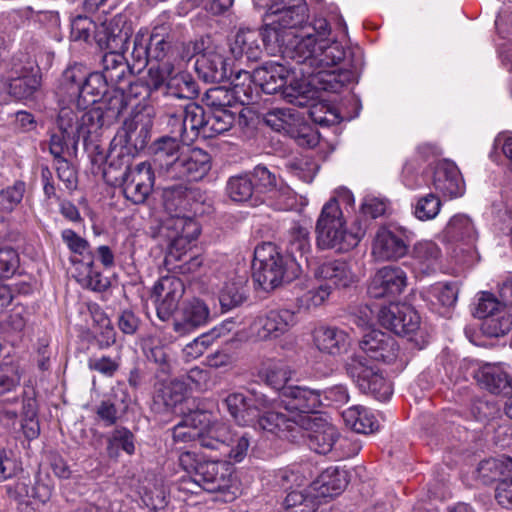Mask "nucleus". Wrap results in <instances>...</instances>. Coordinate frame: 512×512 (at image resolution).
Wrapping results in <instances>:
<instances>
[{"mask_svg":"<svg viewBox=\"0 0 512 512\" xmlns=\"http://www.w3.org/2000/svg\"><path fill=\"white\" fill-rule=\"evenodd\" d=\"M273 406L260 410L258 417L252 426L256 429L275 434L279 437L295 441L300 435L299 415L286 416L276 410L280 403L271 400Z\"/></svg>","mask_w":512,"mask_h":512,"instance_id":"2eb2a0df","label":"nucleus"},{"mask_svg":"<svg viewBox=\"0 0 512 512\" xmlns=\"http://www.w3.org/2000/svg\"><path fill=\"white\" fill-rule=\"evenodd\" d=\"M8 81V95L18 99L28 98L38 89L40 81L35 75L28 74L26 69H21L16 77L10 76Z\"/></svg>","mask_w":512,"mask_h":512,"instance_id":"603ef678","label":"nucleus"},{"mask_svg":"<svg viewBox=\"0 0 512 512\" xmlns=\"http://www.w3.org/2000/svg\"><path fill=\"white\" fill-rule=\"evenodd\" d=\"M345 370L363 393L371 394L380 401H386L391 397V384L364 355L350 356L345 363Z\"/></svg>","mask_w":512,"mask_h":512,"instance_id":"0eeeda50","label":"nucleus"},{"mask_svg":"<svg viewBox=\"0 0 512 512\" xmlns=\"http://www.w3.org/2000/svg\"><path fill=\"white\" fill-rule=\"evenodd\" d=\"M362 355L375 361L393 363L399 355V345L389 333L381 330H372L366 333L360 343Z\"/></svg>","mask_w":512,"mask_h":512,"instance_id":"aec40b11","label":"nucleus"},{"mask_svg":"<svg viewBox=\"0 0 512 512\" xmlns=\"http://www.w3.org/2000/svg\"><path fill=\"white\" fill-rule=\"evenodd\" d=\"M477 383L493 394H509L512 392V378L501 364L485 363L475 372Z\"/></svg>","mask_w":512,"mask_h":512,"instance_id":"cd10ccee","label":"nucleus"},{"mask_svg":"<svg viewBox=\"0 0 512 512\" xmlns=\"http://www.w3.org/2000/svg\"><path fill=\"white\" fill-rule=\"evenodd\" d=\"M285 167L305 183H311L318 170V165L307 156L293 158L286 162Z\"/></svg>","mask_w":512,"mask_h":512,"instance_id":"69168bd1","label":"nucleus"},{"mask_svg":"<svg viewBox=\"0 0 512 512\" xmlns=\"http://www.w3.org/2000/svg\"><path fill=\"white\" fill-rule=\"evenodd\" d=\"M408 233L403 227H379L372 241V256L377 261H394L404 257L408 252Z\"/></svg>","mask_w":512,"mask_h":512,"instance_id":"9d476101","label":"nucleus"},{"mask_svg":"<svg viewBox=\"0 0 512 512\" xmlns=\"http://www.w3.org/2000/svg\"><path fill=\"white\" fill-rule=\"evenodd\" d=\"M366 233V224L355 221L350 230L345 228V220L336 198H331L323 206L316 223V241L321 249H335L347 252L355 248Z\"/></svg>","mask_w":512,"mask_h":512,"instance_id":"f03ea898","label":"nucleus"},{"mask_svg":"<svg viewBox=\"0 0 512 512\" xmlns=\"http://www.w3.org/2000/svg\"><path fill=\"white\" fill-rule=\"evenodd\" d=\"M146 85L151 91L164 89L165 108L174 109V101L189 102L198 96V85L186 72H175L172 62H163L148 69Z\"/></svg>","mask_w":512,"mask_h":512,"instance_id":"20e7f679","label":"nucleus"},{"mask_svg":"<svg viewBox=\"0 0 512 512\" xmlns=\"http://www.w3.org/2000/svg\"><path fill=\"white\" fill-rule=\"evenodd\" d=\"M191 193L190 187L186 182L173 184L163 188L162 200L165 209L171 213V217H183L178 212L188 205V195ZM169 219V217L167 218Z\"/></svg>","mask_w":512,"mask_h":512,"instance_id":"de8ad7c7","label":"nucleus"},{"mask_svg":"<svg viewBox=\"0 0 512 512\" xmlns=\"http://www.w3.org/2000/svg\"><path fill=\"white\" fill-rule=\"evenodd\" d=\"M443 237L448 242L461 243L469 251L477 254L478 233L472 220L463 214L454 215L443 230Z\"/></svg>","mask_w":512,"mask_h":512,"instance_id":"7c9ffc66","label":"nucleus"},{"mask_svg":"<svg viewBox=\"0 0 512 512\" xmlns=\"http://www.w3.org/2000/svg\"><path fill=\"white\" fill-rule=\"evenodd\" d=\"M120 448L128 455L135 452L134 435L125 427L114 429L108 437L107 453L109 457L117 458Z\"/></svg>","mask_w":512,"mask_h":512,"instance_id":"4d7b16f0","label":"nucleus"},{"mask_svg":"<svg viewBox=\"0 0 512 512\" xmlns=\"http://www.w3.org/2000/svg\"><path fill=\"white\" fill-rule=\"evenodd\" d=\"M407 286L406 272L398 266L380 268L371 278L368 293L373 298H388L400 295Z\"/></svg>","mask_w":512,"mask_h":512,"instance_id":"412c9836","label":"nucleus"},{"mask_svg":"<svg viewBox=\"0 0 512 512\" xmlns=\"http://www.w3.org/2000/svg\"><path fill=\"white\" fill-rule=\"evenodd\" d=\"M250 440L251 437L246 432H233L231 441L219 453L223 458L228 459L229 463H239L247 456Z\"/></svg>","mask_w":512,"mask_h":512,"instance_id":"052dcab7","label":"nucleus"},{"mask_svg":"<svg viewBox=\"0 0 512 512\" xmlns=\"http://www.w3.org/2000/svg\"><path fill=\"white\" fill-rule=\"evenodd\" d=\"M223 404L239 426H252L260 410L273 406V403L266 395L255 391L251 392V396H246L240 392L230 393L224 399Z\"/></svg>","mask_w":512,"mask_h":512,"instance_id":"9b49d317","label":"nucleus"},{"mask_svg":"<svg viewBox=\"0 0 512 512\" xmlns=\"http://www.w3.org/2000/svg\"><path fill=\"white\" fill-rule=\"evenodd\" d=\"M315 275L323 280L325 285H331V290L346 288L356 282V275L346 261L335 260L323 263L318 267Z\"/></svg>","mask_w":512,"mask_h":512,"instance_id":"72a5a7b5","label":"nucleus"},{"mask_svg":"<svg viewBox=\"0 0 512 512\" xmlns=\"http://www.w3.org/2000/svg\"><path fill=\"white\" fill-rule=\"evenodd\" d=\"M342 418L347 427L357 433H373L379 427L374 415L365 407L355 405L342 412Z\"/></svg>","mask_w":512,"mask_h":512,"instance_id":"37998d69","label":"nucleus"},{"mask_svg":"<svg viewBox=\"0 0 512 512\" xmlns=\"http://www.w3.org/2000/svg\"><path fill=\"white\" fill-rule=\"evenodd\" d=\"M247 280L234 277L224 283L219 292V302L223 310L229 311L240 306L247 298Z\"/></svg>","mask_w":512,"mask_h":512,"instance_id":"a18cd8bd","label":"nucleus"},{"mask_svg":"<svg viewBox=\"0 0 512 512\" xmlns=\"http://www.w3.org/2000/svg\"><path fill=\"white\" fill-rule=\"evenodd\" d=\"M184 294L183 282L175 276L161 277L154 285L152 296L155 298L157 316L165 321L178 308Z\"/></svg>","mask_w":512,"mask_h":512,"instance_id":"a211bd4d","label":"nucleus"},{"mask_svg":"<svg viewBox=\"0 0 512 512\" xmlns=\"http://www.w3.org/2000/svg\"><path fill=\"white\" fill-rule=\"evenodd\" d=\"M108 84L98 72L85 76L81 87H74V94H77L75 105L79 109H88L106 93Z\"/></svg>","mask_w":512,"mask_h":512,"instance_id":"f704fd0d","label":"nucleus"},{"mask_svg":"<svg viewBox=\"0 0 512 512\" xmlns=\"http://www.w3.org/2000/svg\"><path fill=\"white\" fill-rule=\"evenodd\" d=\"M169 118L171 133L179 136L182 143L193 142L200 132L207 137V118L199 104L189 101L180 103L174 109L165 110Z\"/></svg>","mask_w":512,"mask_h":512,"instance_id":"6e6552de","label":"nucleus"},{"mask_svg":"<svg viewBox=\"0 0 512 512\" xmlns=\"http://www.w3.org/2000/svg\"><path fill=\"white\" fill-rule=\"evenodd\" d=\"M440 256V248L432 241H420L413 247V258L423 273L435 270Z\"/></svg>","mask_w":512,"mask_h":512,"instance_id":"8fccbe9b","label":"nucleus"},{"mask_svg":"<svg viewBox=\"0 0 512 512\" xmlns=\"http://www.w3.org/2000/svg\"><path fill=\"white\" fill-rule=\"evenodd\" d=\"M130 36V28L122 25V18L114 17L96 25L93 39L101 50H125Z\"/></svg>","mask_w":512,"mask_h":512,"instance_id":"5701e85b","label":"nucleus"},{"mask_svg":"<svg viewBox=\"0 0 512 512\" xmlns=\"http://www.w3.org/2000/svg\"><path fill=\"white\" fill-rule=\"evenodd\" d=\"M124 50H112L105 53L102 57L103 70L100 73L111 84L121 83L128 72H131L130 62L123 54Z\"/></svg>","mask_w":512,"mask_h":512,"instance_id":"58836bf2","label":"nucleus"},{"mask_svg":"<svg viewBox=\"0 0 512 512\" xmlns=\"http://www.w3.org/2000/svg\"><path fill=\"white\" fill-rule=\"evenodd\" d=\"M323 404L321 391L307 386L290 385L281 392V407L295 415H315Z\"/></svg>","mask_w":512,"mask_h":512,"instance_id":"f3484780","label":"nucleus"},{"mask_svg":"<svg viewBox=\"0 0 512 512\" xmlns=\"http://www.w3.org/2000/svg\"><path fill=\"white\" fill-rule=\"evenodd\" d=\"M270 19L271 21L264 24L258 33L260 34V38L262 39L263 46L267 53L275 55L276 53L281 52V48L284 44V32L286 29L276 24V21L273 18Z\"/></svg>","mask_w":512,"mask_h":512,"instance_id":"bf43d9fd","label":"nucleus"},{"mask_svg":"<svg viewBox=\"0 0 512 512\" xmlns=\"http://www.w3.org/2000/svg\"><path fill=\"white\" fill-rule=\"evenodd\" d=\"M195 70L207 83L222 82L229 77L226 58L214 50H206L197 56Z\"/></svg>","mask_w":512,"mask_h":512,"instance_id":"bb28decb","label":"nucleus"},{"mask_svg":"<svg viewBox=\"0 0 512 512\" xmlns=\"http://www.w3.org/2000/svg\"><path fill=\"white\" fill-rule=\"evenodd\" d=\"M433 187L438 193L448 198L462 196L465 189L458 167L450 161L437 164L433 175Z\"/></svg>","mask_w":512,"mask_h":512,"instance_id":"b1692460","label":"nucleus"},{"mask_svg":"<svg viewBox=\"0 0 512 512\" xmlns=\"http://www.w3.org/2000/svg\"><path fill=\"white\" fill-rule=\"evenodd\" d=\"M5 489L7 496L20 504H28L31 499L46 503L52 495L48 485L39 482L32 485L29 476L19 477L14 483L6 485Z\"/></svg>","mask_w":512,"mask_h":512,"instance_id":"c85d7f7f","label":"nucleus"},{"mask_svg":"<svg viewBox=\"0 0 512 512\" xmlns=\"http://www.w3.org/2000/svg\"><path fill=\"white\" fill-rule=\"evenodd\" d=\"M226 192L229 198L235 202L249 200L254 192V182L250 174H238L231 176L226 184Z\"/></svg>","mask_w":512,"mask_h":512,"instance_id":"6e6d98bb","label":"nucleus"},{"mask_svg":"<svg viewBox=\"0 0 512 512\" xmlns=\"http://www.w3.org/2000/svg\"><path fill=\"white\" fill-rule=\"evenodd\" d=\"M259 39L260 34L257 30L240 28L230 43V52L235 59L246 58L248 61L256 62L262 55Z\"/></svg>","mask_w":512,"mask_h":512,"instance_id":"473e14b6","label":"nucleus"},{"mask_svg":"<svg viewBox=\"0 0 512 512\" xmlns=\"http://www.w3.org/2000/svg\"><path fill=\"white\" fill-rule=\"evenodd\" d=\"M209 318V309L198 299L187 303L183 309L182 320L174 323V330L179 335H185L196 327L204 325Z\"/></svg>","mask_w":512,"mask_h":512,"instance_id":"4c0bfd02","label":"nucleus"},{"mask_svg":"<svg viewBox=\"0 0 512 512\" xmlns=\"http://www.w3.org/2000/svg\"><path fill=\"white\" fill-rule=\"evenodd\" d=\"M290 70L276 61L264 62L252 72L254 84L266 94L280 91L287 82Z\"/></svg>","mask_w":512,"mask_h":512,"instance_id":"393cba45","label":"nucleus"},{"mask_svg":"<svg viewBox=\"0 0 512 512\" xmlns=\"http://www.w3.org/2000/svg\"><path fill=\"white\" fill-rule=\"evenodd\" d=\"M508 469V460L486 459L481 461L471 472L476 484L488 485L494 481L500 482Z\"/></svg>","mask_w":512,"mask_h":512,"instance_id":"09e8293b","label":"nucleus"},{"mask_svg":"<svg viewBox=\"0 0 512 512\" xmlns=\"http://www.w3.org/2000/svg\"><path fill=\"white\" fill-rule=\"evenodd\" d=\"M187 387L185 381L177 378L165 381L156 391L154 402L163 405L167 410H172L184 400Z\"/></svg>","mask_w":512,"mask_h":512,"instance_id":"c03bdc74","label":"nucleus"},{"mask_svg":"<svg viewBox=\"0 0 512 512\" xmlns=\"http://www.w3.org/2000/svg\"><path fill=\"white\" fill-rule=\"evenodd\" d=\"M319 503L308 489L293 490L286 495L283 508L284 512H315Z\"/></svg>","mask_w":512,"mask_h":512,"instance_id":"864d4df0","label":"nucleus"},{"mask_svg":"<svg viewBox=\"0 0 512 512\" xmlns=\"http://www.w3.org/2000/svg\"><path fill=\"white\" fill-rule=\"evenodd\" d=\"M512 328V316L506 310V306L498 313L488 317L482 323L483 332L489 337H500L507 334Z\"/></svg>","mask_w":512,"mask_h":512,"instance_id":"680f3d73","label":"nucleus"},{"mask_svg":"<svg viewBox=\"0 0 512 512\" xmlns=\"http://www.w3.org/2000/svg\"><path fill=\"white\" fill-rule=\"evenodd\" d=\"M260 378L273 389H284L292 377V370L281 360L270 359L262 364Z\"/></svg>","mask_w":512,"mask_h":512,"instance_id":"49530a36","label":"nucleus"},{"mask_svg":"<svg viewBox=\"0 0 512 512\" xmlns=\"http://www.w3.org/2000/svg\"><path fill=\"white\" fill-rule=\"evenodd\" d=\"M206 423V412L195 411L174 426L172 434L175 442L199 441Z\"/></svg>","mask_w":512,"mask_h":512,"instance_id":"ea45409f","label":"nucleus"},{"mask_svg":"<svg viewBox=\"0 0 512 512\" xmlns=\"http://www.w3.org/2000/svg\"><path fill=\"white\" fill-rule=\"evenodd\" d=\"M319 40L314 34H307L298 39L291 51V58L299 64L313 69L314 58L317 56Z\"/></svg>","mask_w":512,"mask_h":512,"instance_id":"5fc2aeb1","label":"nucleus"},{"mask_svg":"<svg viewBox=\"0 0 512 512\" xmlns=\"http://www.w3.org/2000/svg\"><path fill=\"white\" fill-rule=\"evenodd\" d=\"M313 343L325 354L337 356L347 351L350 344L349 335L334 326H319L313 331Z\"/></svg>","mask_w":512,"mask_h":512,"instance_id":"c756f323","label":"nucleus"},{"mask_svg":"<svg viewBox=\"0 0 512 512\" xmlns=\"http://www.w3.org/2000/svg\"><path fill=\"white\" fill-rule=\"evenodd\" d=\"M300 265L293 257L284 256L278 247L265 242L254 250L253 278L264 289L272 290L299 277Z\"/></svg>","mask_w":512,"mask_h":512,"instance_id":"7ed1b4c3","label":"nucleus"},{"mask_svg":"<svg viewBox=\"0 0 512 512\" xmlns=\"http://www.w3.org/2000/svg\"><path fill=\"white\" fill-rule=\"evenodd\" d=\"M132 155L128 148L120 145H113L106 155V167L103 176L106 182L111 185H118L121 181V174L131 170Z\"/></svg>","mask_w":512,"mask_h":512,"instance_id":"c9c22d12","label":"nucleus"},{"mask_svg":"<svg viewBox=\"0 0 512 512\" xmlns=\"http://www.w3.org/2000/svg\"><path fill=\"white\" fill-rule=\"evenodd\" d=\"M348 474L338 467L325 469L307 488L315 498H332L341 494L348 485Z\"/></svg>","mask_w":512,"mask_h":512,"instance_id":"a878e982","label":"nucleus"},{"mask_svg":"<svg viewBox=\"0 0 512 512\" xmlns=\"http://www.w3.org/2000/svg\"><path fill=\"white\" fill-rule=\"evenodd\" d=\"M211 169V156L200 148L182 149L178 158L171 166L167 180L183 182L199 181Z\"/></svg>","mask_w":512,"mask_h":512,"instance_id":"f8f14e48","label":"nucleus"},{"mask_svg":"<svg viewBox=\"0 0 512 512\" xmlns=\"http://www.w3.org/2000/svg\"><path fill=\"white\" fill-rule=\"evenodd\" d=\"M309 229L298 223L293 224L289 230V250L290 253H299L301 257L308 254L311 250Z\"/></svg>","mask_w":512,"mask_h":512,"instance_id":"774afa93","label":"nucleus"},{"mask_svg":"<svg viewBox=\"0 0 512 512\" xmlns=\"http://www.w3.org/2000/svg\"><path fill=\"white\" fill-rule=\"evenodd\" d=\"M264 121L273 130L288 135L293 125L299 121V117L291 109L273 108L264 115Z\"/></svg>","mask_w":512,"mask_h":512,"instance_id":"13d9d810","label":"nucleus"},{"mask_svg":"<svg viewBox=\"0 0 512 512\" xmlns=\"http://www.w3.org/2000/svg\"><path fill=\"white\" fill-rule=\"evenodd\" d=\"M296 324L295 313L288 309L271 310L265 315L258 316L252 330L259 340L279 338Z\"/></svg>","mask_w":512,"mask_h":512,"instance_id":"6ab92c4d","label":"nucleus"},{"mask_svg":"<svg viewBox=\"0 0 512 512\" xmlns=\"http://www.w3.org/2000/svg\"><path fill=\"white\" fill-rule=\"evenodd\" d=\"M307 87L303 84L299 83H290V85L285 86L281 89V93L283 98L296 106L305 107L309 106V115L312 120L321 125L327 124L329 120L326 117L318 115V111H321L324 108L323 104H309V97L307 96Z\"/></svg>","mask_w":512,"mask_h":512,"instance_id":"a19ab883","label":"nucleus"},{"mask_svg":"<svg viewBox=\"0 0 512 512\" xmlns=\"http://www.w3.org/2000/svg\"><path fill=\"white\" fill-rule=\"evenodd\" d=\"M196 479L204 491L221 494L224 502L234 500L239 492L234 467L227 460H204L198 467Z\"/></svg>","mask_w":512,"mask_h":512,"instance_id":"423d86ee","label":"nucleus"},{"mask_svg":"<svg viewBox=\"0 0 512 512\" xmlns=\"http://www.w3.org/2000/svg\"><path fill=\"white\" fill-rule=\"evenodd\" d=\"M254 182V191L270 193L272 197L288 196L289 187L285 186L281 179L268 170L265 166H256L251 174Z\"/></svg>","mask_w":512,"mask_h":512,"instance_id":"79ce46f5","label":"nucleus"},{"mask_svg":"<svg viewBox=\"0 0 512 512\" xmlns=\"http://www.w3.org/2000/svg\"><path fill=\"white\" fill-rule=\"evenodd\" d=\"M253 84L251 73L242 71L237 74L232 87H230L236 105L249 104L253 100Z\"/></svg>","mask_w":512,"mask_h":512,"instance_id":"0e129e2a","label":"nucleus"},{"mask_svg":"<svg viewBox=\"0 0 512 512\" xmlns=\"http://www.w3.org/2000/svg\"><path fill=\"white\" fill-rule=\"evenodd\" d=\"M76 98H70L67 105L60 108L58 114V127L68 136L79 139L81 133H90V128L99 125L101 112L98 109H79Z\"/></svg>","mask_w":512,"mask_h":512,"instance_id":"ddd939ff","label":"nucleus"},{"mask_svg":"<svg viewBox=\"0 0 512 512\" xmlns=\"http://www.w3.org/2000/svg\"><path fill=\"white\" fill-rule=\"evenodd\" d=\"M378 319L383 327L397 335L412 334L420 326V316L417 311L405 303H390L382 307L378 313Z\"/></svg>","mask_w":512,"mask_h":512,"instance_id":"dca6fc26","label":"nucleus"},{"mask_svg":"<svg viewBox=\"0 0 512 512\" xmlns=\"http://www.w3.org/2000/svg\"><path fill=\"white\" fill-rule=\"evenodd\" d=\"M236 119V113L229 109L211 111L207 118V137L222 134L231 129Z\"/></svg>","mask_w":512,"mask_h":512,"instance_id":"e2e57ef3","label":"nucleus"},{"mask_svg":"<svg viewBox=\"0 0 512 512\" xmlns=\"http://www.w3.org/2000/svg\"><path fill=\"white\" fill-rule=\"evenodd\" d=\"M268 11L267 17L273 18L284 29L302 27L309 18L305 0H279Z\"/></svg>","mask_w":512,"mask_h":512,"instance_id":"4be33fe9","label":"nucleus"},{"mask_svg":"<svg viewBox=\"0 0 512 512\" xmlns=\"http://www.w3.org/2000/svg\"><path fill=\"white\" fill-rule=\"evenodd\" d=\"M232 434L233 431L229 425L218 420L211 421L210 414L206 413V423L203 424L200 445L201 447L220 452L231 441Z\"/></svg>","mask_w":512,"mask_h":512,"instance_id":"e433bc0d","label":"nucleus"},{"mask_svg":"<svg viewBox=\"0 0 512 512\" xmlns=\"http://www.w3.org/2000/svg\"><path fill=\"white\" fill-rule=\"evenodd\" d=\"M300 435L306 436L309 448L318 454L332 451L340 434L338 429L322 415H299Z\"/></svg>","mask_w":512,"mask_h":512,"instance_id":"1a4fd4ad","label":"nucleus"},{"mask_svg":"<svg viewBox=\"0 0 512 512\" xmlns=\"http://www.w3.org/2000/svg\"><path fill=\"white\" fill-rule=\"evenodd\" d=\"M21 430L29 441L36 439L40 434L38 404L34 397H26L22 400Z\"/></svg>","mask_w":512,"mask_h":512,"instance_id":"3c124183","label":"nucleus"},{"mask_svg":"<svg viewBox=\"0 0 512 512\" xmlns=\"http://www.w3.org/2000/svg\"><path fill=\"white\" fill-rule=\"evenodd\" d=\"M344 47L336 40L328 42L327 39H320L318 52L314 58V67L312 71L302 70L303 75H316L319 82L326 84L325 90H334L350 83L354 79V74L348 70H332L327 68L338 65L345 58Z\"/></svg>","mask_w":512,"mask_h":512,"instance_id":"39448f33","label":"nucleus"},{"mask_svg":"<svg viewBox=\"0 0 512 512\" xmlns=\"http://www.w3.org/2000/svg\"><path fill=\"white\" fill-rule=\"evenodd\" d=\"M154 172L149 162H141L131 170L121 174V181L124 196L134 204L144 203L154 185Z\"/></svg>","mask_w":512,"mask_h":512,"instance_id":"4468645a","label":"nucleus"},{"mask_svg":"<svg viewBox=\"0 0 512 512\" xmlns=\"http://www.w3.org/2000/svg\"><path fill=\"white\" fill-rule=\"evenodd\" d=\"M131 59V72L140 73L149 63L151 64L148 39L145 35L138 33L135 36L133 40Z\"/></svg>","mask_w":512,"mask_h":512,"instance_id":"338daca9","label":"nucleus"},{"mask_svg":"<svg viewBox=\"0 0 512 512\" xmlns=\"http://www.w3.org/2000/svg\"><path fill=\"white\" fill-rule=\"evenodd\" d=\"M199 234L198 223L190 217H171L159 225L153 237L167 246L164 264L168 271L186 276L199 271L203 258L191 251Z\"/></svg>","mask_w":512,"mask_h":512,"instance_id":"f257e3e1","label":"nucleus"},{"mask_svg":"<svg viewBox=\"0 0 512 512\" xmlns=\"http://www.w3.org/2000/svg\"><path fill=\"white\" fill-rule=\"evenodd\" d=\"M180 142L179 136L173 134L160 137L152 145L153 163L165 179L169 177L170 168L182 151Z\"/></svg>","mask_w":512,"mask_h":512,"instance_id":"2f4dec72","label":"nucleus"}]
</instances>
